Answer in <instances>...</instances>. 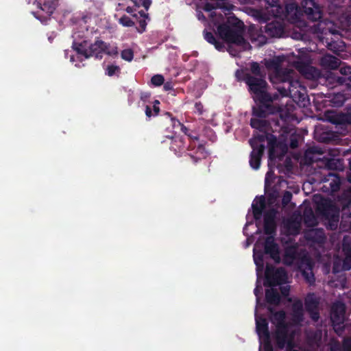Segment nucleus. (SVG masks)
<instances>
[{
  "instance_id": "nucleus-1",
  "label": "nucleus",
  "mask_w": 351,
  "mask_h": 351,
  "mask_svg": "<svg viewBox=\"0 0 351 351\" xmlns=\"http://www.w3.org/2000/svg\"><path fill=\"white\" fill-rule=\"evenodd\" d=\"M217 32L220 37L228 43L235 45L242 49H247L250 47L243 38V23L241 21L232 25H219Z\"/></svg>"
},
{
  "instance_id": "nucleus-2",
  "label": "nucleus",
  "mask_w": 351,
  "mask_h": 351,
  "mask_svg": "<svg viewBox=\"0 0 351 351\" xmlns=\"http://www.w3.org/2000/svg\"><path fill=\"white\" fill-rule=\"evenodd\" d=\"M285 318V314L282 311L276 313L271 317V322L276 325L277 328L276 338L278 343L281 348L287 346L289 349V351H297L291 349L293 347V343L291 336L289 332L291 330V326L284 324Z\"/></svg>"
},
{
  "instance_id": "nucleus-3",
  "label": "nucleus",
  "mask_w": 351,
  "mask_h": 351,
  "mask_svg": "<svg viewBox=\"0 0 351 351\" xmlns=\"http://www.w3.org/2000/svg\"><path fill=\"white\" fill-rule=\"evenodd\" d=\"M107 44L102 40H97L92 45H88L86 41L75 46V49L79 55L87 58L92 56H101L104 53Z\"/></svg>"
},
{
  "instance_id": "nucleus-4",
  "label": "nucleus",
  "mask_w": 351,
  "mask_h": 351,
  "mask_svg": "<svg viewBox=\"0 0 351 351\" xmlns=\"http://www.w3.org/2000/svg\"><path fill=\"white\" fill-rule=\"evenodd\" d=\"M247 84L254 93V99L261 101H266L270 99V97L266 92V82L261 78L249 77L247 79Z\"/></svg>"
},
{
  "instance_id": "nucleus-5",
  "label": "nucleus",
  "mask_w": 351,
  "mask_h": 351,
  "mask_svg": "<svg viewBox=\"0 0 351 351\" xmlns=\"http://www.w3.org/2000/svg\"><path fill=\"white\" fill-rule=\"evenodd\" d=\"M264 140L263 136H254L250 141V143L253 149L251 153L250 165L254 169H258L260 166V161L261 156L263 153L265 147L261 144Z\"/></svg>"
},
{
  "instance_id": "nucleus-6",
  "label": "nucleus",
  "mask_w": 351,
  "mask_h": 351,
  "mask_svg": "<svg viewBox=\"0 0 351 351\" xmlns=\"http://www.w3.org/2000/svg\"><path fill=\"white\" fill-rule=\"evenodd\" d=\"M345 306L341 302L335 303L332 308L331 312V320L334 325V328H341V324L343 323L345 317Z\"/></svg>"
},
{
  "instance_id": "nucleus-7",
  "label": "nucleus",
  "mask_w": 351,
  "mask_h": 351,
  "mask_svg": "<svg viewBox=\"0 0 351 351\" xmlns=\"http://www.w3.org/2000/svg\"><path fill=\"white\" fill-rule=\"evenodd\" d=\"M343 251L346 257L343 261L339 258H336L333 267L334 272H339L341 270H348L351 268V247H348L344 243Z\"/></svg>"
},
{
  "instance_id": "nucleus-8",
  "label": "nucleus",
  "mask_w": 351,
  "mask_h": 351,
  "mask_svg": "<svg viewBox=\"0 0 351 351\" xmlns=\"http://www.w3.org/2000/svg\"><path fill=\"white\" fill-rule=\"evenodd\" d=\"M302 5L304 12L309 19L317 21L321 18L319 7L313 0H304Z\"/></svg>"
},
{
  "instance_id": "nucleus-9",
  "label": "nucleus",
  "mask_w": 351,
  "mask_h": 351,
  "mask_svg": "<svg viewBox=\"0 0 351 351\" xmlns=\"http://www.w3.org/2000/svg\"><path fill=\"white\" fill-rule=\"evenodd\" d=\"M265 276L267 282H268L270 286L282 284L286 282L287 278L285 269L282 268L277 269L274 271L273 276H271L270 270L267 268Z\"/></svg>"
},
{
  "instance_id": "nucleus-10",
  "label": "nucleus",
  "mask_w": 351,
  "mask_h": 351,
  "mask_svg": "<svg viewBox=\"0 0 351 351\" xmlns=\"http://www.w3.org/2000/svg\"><path fill=\"white\" fill-rule=\"evenodd\" d=\"M333 23L329 21H319L317 24L311 26L312 29V32L315 34H327L328 33L331 34H337L339 31L333 28Z\"/></svg>"
},
{
  "instance_id": "nucleus-11",
  "label": "nucleus",
  "mask_w": 351,
  "mask_h": 351,
  "mask_svg": "<svg viewBox=\"0 0 351 351\" xmlns=\"http://www.w3.org/2000/svg\"><path fill=\"white\" fill-rule=\"evenodd\" d=\"M255 319L256 324V331L259 336L260 341L268 339V337H269V335L267 328V320L264 318L257 316L256 314Z\"/></svg>"
},
{
  "instance_id": "nucleus-12",
  "label": "nucleus",
  "mask_w": 351,
  "mask_h": 351,
  "mask_svg": "<svg viewBox=\"0 0 351 351\" xmlns=\"http://www.w3.org/2000/svg\"><path fill=\"white\" fill-rule=\"evenodd\" d=\"M300 269L302 271V274L304 276L306 280L310 284L314 282V276L311 271L312 266L307 259L302 260V263L299 266Z\"/></svg>"
},
{
  "instance_id": "nucleus-13",
  "label": "nucleus",
  "mask_w": 351,
  "mask_h": 351,
  "mask_svg": "<svg viewBox=\"0 0 351 351\" xmlns=\"http://www.w3.org/2000/svg\"><path fill=\"white\" fill-rule=\"evenodd\" d=\"M139 5L136 1L134 0H121L118 3L117 10L121 11H126L129 14L134 13Z\"/></svg>"
},
{
  "instance_id": "nucleus-14",
  "label": "nucleus",
  "mask_w": 351,
  "mask_h": 351,
  "mask_svg": "<svg viewBox=\"0 0 351 351\" xmlns=\"http://www.w3.org/2000/svg\"><path fill=\"white\" fill-rule=\"evenodd\" d=\"M265 252L269 254L271 257L277 263L280 260L278 248L274 243V239L271 237H269L265 246Z\"/></svg>"
},
{
  "instance_id": "nucleus-15",
  "label": "nucleus",
  "mask_w": 351,
  "mask_h": 351,
  "mask_svg": "<svg viewBox=\"0 0 351 351\" xmlns=\"http://www.w3.org/2000/svg\"><path fill=\"white\" fill-rule=\"evenodd\" d=\"M318 302L313 294L308 295L306 298V306L308 311H310L311 317L313 320L318 319V313L314 311L317 308Z\"/></svg>"
},
{
  "instance_id": "nucleus-16",
  "label": "nucleus",
  "mask_w": 351,
  "mask_h": 351,
  "mask_svg": "<svg viewBox=\"0 0 351 351\" xmlns=\"http://www.w3.org/2000/svg\"><path fill=\"white\" fill-rule=\"evenodd\" d=\"M339 64V60L332 56L326 55L321 59V65L325 69H335Z\"/></svg>"
},
{
  "instance_id": "nucleus-17",
  "label": "nucleus",
  "mask_w": 351,
  "mask_h": 351,
  "mask_svg": "<svg viewBox=\"0 0 351 351\" xmlns=\"http://www.w3.org/2000/svg\"><path fill=\"white\" fill-rule=\"evenodd\" d=\"M265 32L270 36L280 37L283 34V29L277 23H270L266 25Z\"/></svg>"
},
{
  "instance_id": "nucleus-18",
  "label": "nucleus",
  "mask_w": 351,
  "mask_h": 351,
  "mask_svg": "<svg viewBox=\"0 0 351 351\" xmlns=\"http://www.w3.org/2000/svg\"><path fill=\"white\" fill-rule=\"evenodd\" d=\"M275 212L271 211L270 213L266 214L265 216V232L266 234H270L275 230Z\"/></svg>"
},
{
  "instance_id": "nucleus-19",
  "label": "nucleus",
  "mask_w": 351,
  "mask_h": 351,
  "mask_svg": "<svg viewBox=\"0 0 351 351\" xmlns=\"http://www.w3.org/2000/svg\"><path fill=\"white\" fill-rule=\"evenodd\" d=\"M300 223L298 221H287L284 223V229L288 234L295 235L299 233Z\"/></svg>"
},
{
  "instance_id": "nucleus-20",
  "label": "nucleus",
  "mask_w": 351,
  "mask_h": 351,
  "mask_svg": "<svg viewBox=\"0 0 351 351\" xmlns=\"http://www.w3.org/2000/svg\"><path fill=\"white\" fill-rule=\"evenodd\" d=\"M297 258L296 248L295 247H288L283 258V263L287 265H291Z\"/></svg>"
},
{
  "instance_id": "nucleus-21",
  "label": "nucleus",
  "mask_w": 351,
  "mask_h": 351,
  "mask_svg": "<svg viewBox=\"0 0 351 351\" xmlns=\"http://www.w3.org/2000/svg\"><path fill=\"white\" fill-rule=\"evenodd\" d=\"M265 208L264 199L260 197L256 199L252 204L253 213L255 218H258Z\"/></svg>"
},
{
  "instance_id": "nucleus-22",
  "label": "nucleus",
  "mask_w": 351,
  "mask_h": 351,
  "mask_svg": "<svg viewBox=\"0 0 351 351\" xmlns=\"http://www.w3.org/2000/svg\"><path fill=\"white\" fill-rule=\"evenodd\" d=\"M293 322L295 324L299 323L302 321V304L300 301H296L293 305Z\"/></svg>"
},
{
  "instance_id": "nucleus-23",
  "label": "nucleus",
  "mask_w": 351,
  "mask_h": 351,
  "mask_svg": "<svg viewBox=\"0 0 351 351\" xmlns=\"http://www.w3.org/2000/svg\"><path fill=\"white\" fill-rule=\"evenodd\" d=\"M287 17L289 21L291 23H297V20L298 19V9L296 5L294 4H289L287 6Z\"/></svg>"
},
{
  "instance_id": "nucleus-24",
  "label": "nucleus",
  "mask_w": 351,
  "mask_h": 351,
  "mask_svg": "<svg viewBox=\"0 0 351 351\" xmlns=\"http://www.w3.org/2000/svg\"><path fill=\"white\" fill-rule=\"evenodd\" d=\"M308 238L311 239L315 242L320 243L324 239V234L322 230L313 229L311 230L307 234Z\"/></svg>"
},
{
  "instance_id": "nucleus-25",
  "label": "nucleus",
  "mask_w": 351,
  "mask_h": 351,
  "mask_svg": "<svg viewBox=\"0 0 351 351\" xmlns=\"http://www.w3.org/2000/svg\"><path fill=\"white\" fill-rule=\"evenodd\" d=\"M266 299L267 302L272 304H278L280 302V296L274 289L267 290Z\"/></svg>"
},
{
  "instance_id": "nucleus-26",
  "label": "nucleus",
  "mask_w": 351,
  "mask_h": 351,
  "mask_svg": "<svg viewBox=\"0 0 351 351\" xmlns=\"http://www.w3.org/2000/svg\"><path fill=\"white\" fill-rule=\"evenodd\" d=\"M300 71L307 78H316L319 76L318 70L313 66H307L303 69H300Z\"/></svg>"
},
{
  "instance_id": "nucleus-27",
  "label": "nucleus",
  "mask_w": 351,
  "mask_h": 351,
  "mask_svg": "<svg viewBox=\"0 0 351 351\" xmlns=\"http://www.w3.org/2000/svg\"><path fill=\"white\" fill-rule=\"evenodd\" d=\"M266 122L263 120H261L258 118H252L251 119V126L254 128L264 130L266 128Z\"/></svg>"
},
{
  "instance_id": "nucleus-28",
  "label": "nucleus",
  "mask_w": 351,
  "mask_h": 351,
  "mask_svg": "<svg viewBox=\"0 0 351 351\" xmlns=\"http://www.w3.org/2000/svg\"><path fill=\"white\" fill-rule=\"evenodd\" d=\"M257 245L256 244L254 248V263L258 267V270L262 269L263 263V259L261 254H258L257 252Z\"/></svg>"
},
{
  "instance_id": "nucleus-29",
  "label": "nucleus",
  "mask_w": 351,
  "mask_h": 351,
  "mask_svg": "<svg viewBox=\"0 0 351 351\" xmlns=\"http://www.w3.org/2000/svg\"><path fill=\"white\" fill-rule=\"evenodd\" d=\"M304 221L308 226H314L317 224V219L311 211L309 215L307 213L304 214Z\"/></svg>"
},
{
  "instance_id": "nucleus-30",
  "label": "nucleus",
  "mask_w": 351,
  "mask_h": 351,
  "mask_svg": "<svg viewBox=\"0 0 351 351\" xmlns=\"http://www.w3.org/2000/svg\"><path fill=\"white\" fill-rule=\"evenodd\" d=\"M164 77L159 74L154 75L151 79L152 84L156 86L162 85L164 83Z\"/></svg>"
},
{
  "instance_id": "nucleus-31",
  "label": "nucleus",
  "mask_w": 351,
  "mask_h": 351,
  "mask_svg": "<svg viewBox=\"0 0 351 351\" xmlns=\"http://www.w3.org/2000/svg\"><path fill=\"white\" fill-rule=\"evenodd\" d=\"M261 341V348L260 350L263 351H273L272 347L269 342V337L267 339H263Z\"/></svg>"
},
{
  "instance_id": "nucleus-32",
  "label": "nucleus",
  "mask_w": 351,
  "mask_h": 351,
  "mask_svg": "<svg viewBox=\"0 0 351 351\" xmlns=\"http://www.w3.org/2000/svg\"><path fill=\"white\" fill-rule=\"evenodd\" d=\"M104 51V53L110 55L115 56L118 54V49L115 45H110L107 44V47Z\"/></svg>"
},
{
  "instance_id": "nucleus-33",
  "label": "nucleus",
  "mask_w": 351,
  "mask_h": 351,
  "mask_svg": "<svg viewBox=\"0 0 351 351\" xmlns=\"http://www.w3.org/2000/svg\"><path fill=\"white\" fill-rule=\"evenodd\" d=\"M133 52L131 49H125L121 52V58L127 61H131L133 59Z\"/></svg>"
},
{
  "instance_id": "nucleus-34",
  "label": "nucleus",
  "mask_w": 351,
  "mask_h": 351,
  "mask_svg": "<svg viewBox=\"0 0 351 351\" xmlns=\"http://www.w3.org/2000/svg\"><path fill=\"white\" fill-rule=\"evenodd\" d=\"M119 23L125 27H131L133 25L134 23L132 21L128 18V16H123L119 19Z\"/></svg>"
},
{
  "instance_id": "nucleus-35",
  "label": "nucleus",
  "mask_w": 351,
  "mask_h": 351,
  "mask_svg": "<svg viewBox=\"0 0 351 351\" xmlns=\"http://www.w3.org/2000/svg\"><path fill=\"white\" fill-rule=\"evenodd\" d=\"M287 85H288L287 88H286L285 86H283L282 88V90H281L280 87L278 88V90L280 91L281 94L284 96L287 95L289 93L291 94V93L293 91V90L291 89V86H292L291 82H287Z\"/></svg>"
},
{
  "instance_id": "nucleus-36",
  "label": "nucleus",
  "mask_w": 351,
  "mask_h": 351,
  "mask_svg": "<svg viewBox=\"0 0 351 351\" xmlns=\"http://www.w3.org/2000/svg\"><path fill=\"white\" fill-rule=\"evenodd\" d=\"M119 70V66L114 65H109L106 68V73L109 76L116 74Z\"/></svg>"
},
{
  "instance_id": "nucleus-37",
  "label": "nucleus",
  "mask_w": 351,
  "mask_h": 351,
  "mask_svg": "<svg viewBox=\"0 0 351 351\" xmlns=\"http://www.w3.org/2000/svg\"><path fill=\"white\" fill-rule=\"evenodd\" d=\"M341 28L346 29L347 27L351 25V16L346 18L342 17L341 19Z\"/></svg>"
},
{
  "instance_id": "nucleus-38",
  "label": "nucleus",
  "mask_w": 351,
  "mask_h": 351,
  "mask_svg": "<svg viewBox=\"0 0 351 351\" xmlns=\"http://www.w3.org/2000/svg\"><path fill=\"white\" fill-rule=\"evenodd\" d=\"M267 138L270 144L269 156L271 157L275 148L274 144L273 143L275 142V138L273 136H269Z\"/></svg>"
},
{
  "instance_id": "nucleus-39",
  "label": "nucleus",
  "mask_w": 351,
  "mask_h": 351,
  "mask_svg": "<svg viewBox=\"0 0 351 351\" xmlns=\"http://www.w3.org/2000/svg\"><path fill=\"white\" fill-rule=\"evenodd\" d=\"M195 112L198 114H202L203 113L204 107H203V105L201 103H199V102L196 103L195 104Z\"/></svg>"
},
{
  "instance_id": "nucleus-40",
  "label": "nucleus",
  "mask_w": 351,
  "mask_h": 351,
  "mask_svg": "<svg viewBox=\"0 0 351 351\" xmlns=\"http://www.w3.org/2000/svg\"><path fill=\"white\" fill-rule=\"evenodd\" d=\"M204 38H205V39H206L208 42H209V43H214V42H215V38H214V36H213V34H212V33H210V32H206V33H205V34H204Z\"/></svg>"
},
{
  "instance_id": "nucleus-41",
  "label": "nucleus",
  "mask_w": 351,
  "mask_h": 351,
  "mask_svg": "<svg viewBox=\"0 0 351 351\" xmlns=\"http://www.w3.org/2000/svg\"><path fill=\"white\" fill-rule=\"evenodd\" d=\"M337 222H338V215H333L332 223L330 224V228L331 229L335 228L337 226Z\"/></svg>"
},
{
  "instance_id": "nucleus-42",
  "label": "nucleus",
  "mask_w": 351,
  "mask_h": 351,
  "mask_svg": "<svg viewBox=\"0 0 351 351\" xmlns=\"http://www.w3.org/2000/svg\"><path fill=\"white\" fill-rule=\"evenodd\" d=\"M252 71L254 73L258 74L259 73V65L256 62H253L251 66Z\"/></svg>"
},
{
  "instance_id": "nucleus-43",
  "label": "nucleus",
  "mask_w": 351,
  "mask_h": 351,
  "mask_svg": "<svg viewBox=\"0 0 351 351\" xmlns=\"http://www.w3.org/2000/svg\"><path fill=\"white\" fill-rule=\"evenodd\" d=\"M343 347L346 351H351V339L345 341Z\"/></svg>"
},
{
  "instance_id": "nucleus-44",
  "label": "nucleus",
  "mask_w": 351,
  "mask_h": 351,
  "mask_svg": "<svg viewBox=\"0 0 351 351\" xmlns=\"http://www.w3.org/2000/svg\"><path fill=\"white\" fill-rule=\"evenodd\" d=\"M160 102L158 100H155L154 101V110L155 111V113L156 114H157L158 112H159V107H158V105H159Z\"/></svg>"
},
{
  "instance_id": "nucleus-45",
  "label": "nucleus",
  "mask_w": 351,
  "mask_h": 351,
  "mask_svg": "<svg viewBox=\"0 0 351 351\" xmlns=\"http://www.w3.org/2000/svg\"><path fill=\"white\" fill-rule=\"evenodd\" d=\"M267 3L271 7H276L278 8V1L277 0H267Z\"/></svg>"
},
{
  "instance_id": "nucleus-46",
  "label": "nucleus",
  "mask_w": 351,
  "mask_h": 351,
  "mask_svg": "<svg viewBox=\"0 0 351 351\" xmlns=\"http://www.w3.org/2000/svg\"><path fill=\"white\" fill-rule=\"evenodd\" d=\"M288 291H289V287L287 285H285V286H283L282 287H281V292H282V295H287L288 293Z\"/></svg>"
},
{
  "instance_id": "nucleus-47",
  "label": "nucleus",
  "mask_w": 351,
  "mask_h": 351,
  "mask_svg": "<svg viewBox=\"0 0 351 351\" xmlns=\"http://www.w3.org/2000/svg\"><path fill=\"white\" fill-rule=\"evenodd\" d=\"M151 4V1L149 0H143V5L147 9L149 8V6Z\"/></svg>"
},
{
  "instance_id": "nucleus-48",
  "label": "nucleus",
  "mask_w": 351,
  "mask_h": 351,
  "mask_svg": "<svg viewBox=\"0 0 351 351\" xmlns=\"http://www.w3.org/2000/svg\"><path fill=\"white\" fill-rule=\"evenodd\" d=\"M145 114L148 117L152 116V110L149 106H146Z\"/></svg>"
},
{
  "instance_id": "nucleus-49",
  "label": "nucleus",
  "mask_w": 351,
  "mask_h": 351,
  "mask_svg": "<svg viewBox=\"0 0 351 351\" xmlns=\"http://www.w3.org/2000/svg\"><path fill=\"white\" fill-rule=\"evenodd\" d=\"M164 88L166 89V90H169V89H171V85L170 84H165V86H164Z\"/></svg>"
},
{
  "instance_id": "nucleus-50",
  "label": "nucleus",
  "mask_w": 351,
  "mask_h": 351,
  "mask_svg": "<svg viewBox=\"0 0 351 351\" xmlns=\"http://www.w3.org/2000/svg\"><path fill=\"white\" fill-rule=\"evenodd\" d=\"M350 171L348 174V180L351 182V160L350 161Z\"/></svg>"
},
{
  "instance_id": "nucleus-51",
  "label": "nucleus",
  "mask_w": 351,
  "mask_h": 351,
  "mask_svg": "<svg viewBox=\"0 0 351 351\" xmlns=\"http://www.w3.org/2000/svg\"><path fill=\"white\" fill-rule=\"evenodd\" d=\"M258 37H259V38H260V43H265V38H264L263 36H259Z\"/></svg>"
},
{
  "instance_id": "nucleus-52",
  "label": "nucleus",
  "mask_w": 351,
  "mask_h": 351,
  "mask_svg": "<svg viewBox=\"0 0 351 351\" xmlns=\"http://www.w3.org/2000/svg\"><path fill=\"white\" fill-rule=\"evenodd\" d=\"M197 17H198V19H199V20H201V19H204L203 15H202V14H200V13H199V14H197Z\"/></svg>"
},
{
  "instance_id": "nucleus-53",
  "label": "nucleus",
  "mask_w": 351,
  "mask_h": 351,
  "mask_svg": "<svg viewBox=\"0 0 351 351\" xmlns=\"http://www.w3.org/2000/svg\"><path fill=\"white\" fill-rule=\"evenodd\" d=\"M172 121H173L174 123H177L178 125H180V123L178 121H176V120H174V119H172Z\"/></svg>"
},
{
  "instance_id": "nucleus-54",
  "label": "nucleus",
  "mask_w": 351,
  "mask_h": 351,
  "mask_svg": "<svg viewBox=\"0 0 351 351\" xmlns=\"http://www.w3.org/2000/svg\"><path fill=\"white\" fill-rule=\"evenodd\" d=\"M258 289H257V288H256V289H254V293H255V295H256V296L258 295Z\"/></svg>"
},
{
  "instance_id": "nucleus-55",
  "label": "nucleus",
  "mask_w": 351,
  "mask_h": 351,
  "mask_svg": "<svg viewBox=\"0 0 351 351\" xmlns=\"http://www.w3.org/2000/svg\"><path fill=\"white\" fill-rule=\"evenodd\" d=\"M251 40H252V41H254V40H257V39H256V38H255L253 36V35L252 34V36H251Z\"/></svg>"
},
{
  "instance_id": "nucleus-56",
  "label": "nucleus",
  "mask_w": 351,
  "mask_h": 351,
  "mask_svg": "<svg viewBox=\"0 0 351 351\" xmlns=\"http://www.w3.org/2000/svg\"><path fill=\"white\" fill-rule=\"evenodd\" d=\"M271 81L272 82H274V83H275V82H276L274 81V78H273L272 77H271Z\"/></svg>"
},
{
  "instance_id": "nucleus-57",
  "label": "nucleus",
  "mask_w": 351,
  "mask_h": 351,
  "mask_svg": "<svg viewBox=\"0 0 351 351\" xmlns=\"http://www.w3.org/2000/svg\"><path fill=\"white\" fill-rule=\"evenodd\" d=\"M288 197L291 196V194L289 193H287Z\"/></svg>"
},
{
  "instance_id": "nucleus-58",
  "label": "nucleus",
  "mask_w": 351,
  "mask_h": 351,
  "mask_svg": "<svg viewBox=\"0 0 351 351\" xmlns=\"http://www.w3.org/2000/svg\"><path fill=\"white\" fill-rule=\"evenodd\" d=\"M329 47H330V49H332V45H331V44H329Z\"/></svg>"
},
{
  "instance_id": "nucleus-59",
  "label": "nucleus",
  "mask_w": 351,
  "mask_h": 351,
  "mask_svg": "<svg viewBox=\"0 0 351 351\" xmlns=\"http://www.w3.org/2000/svg\"><path fill=\"white\" fill-rule=\"evenodd\" d=\"M71 61L73 62V57H71Z\"/></svg>"
}]
</instances>
